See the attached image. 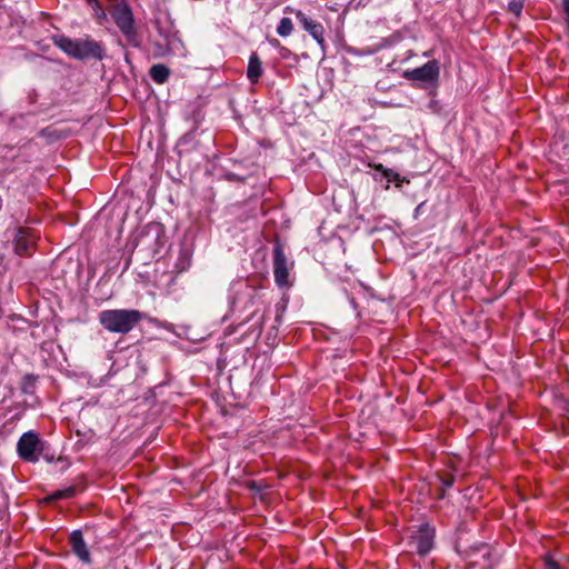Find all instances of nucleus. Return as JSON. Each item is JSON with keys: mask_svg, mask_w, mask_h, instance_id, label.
Masks as SVG:
<instances>
[{"mask_svg": "<svg viewBox=\"0 0 569 569\" xmlns=\"http://www.w3.org/2000/svg\"><path fill=\"white\" fill-rule=\"evenodd\" d=\"M456 550L459 552V553H466L468 555V549L467 548H463L462 545H461V539H459L456 543Z\"/></svg>", "mask_w": 569, "mask_h": 569, "instance_id": "obj_25", "label": "nucleus"}, {"mask_svg": "<svg viewBox=\"0 0 569 569\" xmlns=\"http://www.w3.org/2000/svg\"><path fill=\"white\" fill-rule=\"evenodd\" d=\"M37 379L38 377L32 373L26 375L21 380V391L26 395H32L36 389Z\"/></svg>", "mask_w": 569, "mask_h": 569, "instance_id": "obj_17", "label": "nucleus"}, {"mask_svg": "<svg viewBox=\"0 0 569 569\" xmlns=\"http://www.w3.org/2000/svg\"><path fill=\"white\" fill-rule=\"evenodd\" d=\"M143 318L136 309H109L99 313L100 325L109 332L126 335Z\"/></svg>", "mask_w": 569, "mask_h": 569, "instance_id": "obj_3", "label": "nucleus"}, {"mask_svg": "<svg viewBox=\"0 0 569 569\" xmlns=\"http://www.w3.org/2000/svg\"><path fill=\"white\" fill-rule=\"evenodd\" d=\"M69 543L72 552L83 562L91 563V556L83 540L82 532L80 530H73L69 537Z\"/></svg>", "mask_w": 569, "mask_h": 569, "instance_id": "obj_10", "label": "nucleus"}, {"mask_svg": "<svg viewBox=\"0 0 569 569\" xmlns=\"http://www.w3.org/2000/svg\"><path fill=\"white\" fill-rule=\"evenodd\" d=\"M376 169L378 171H381L382 174L390 181H395V182H402L403 179L400 177V174L396 171H393L392 169H387L385 168L382 164H378L376 166Z\"/></svg>", "mask_w": 569, "mask_h": 569, "instance_id": "obj_19", "label": "nucleus"}, {"mask_svg": "<svg viewBox=\"0 0 569 569\" xmlns=\"http://www.w3.org/2000/svg\"><path fill=\"white\" fill-rule=\"evenodd\" d=\"M440 77V64L438 60H430L422 64L421 67L406 70L403 72V78L419 82L420 87L426 88L427 86L437 87Z\"/></svg>", "mask_w": 569, "mask_h": 569, "instance_id": "obj_5", "label": "nucleus"}, {"mask_svg": "<svg viewBox=\"0 0 569 569\" xmlns=\"http://www.w3.org/2000/svg\"><path fill=\"white\" fill-rule=\"evenodd\" d=\"M543 563L546 569H562L560 565L553 559V557L550 553H547L543 557Z\"/></svg>", "mask_w": 569, "mask_h": 569, "instance_id": "obj_22", "label": "nucleus"}, {"mask_svg": "<svg viewBox=\"0 0 569 569\" xmlns=\"http://www.w3.org/2000/svg\"><path fill=\"white\" fill-rule=\"evenodd\" d=\"M52 42L68 57L81 61H101L107 56L103 43L101 41L93 40L90 37L72 39L63 34H58L52 37Z\"/></svg>", "mask_w": 569, "mask_h": 569, "instance_id": "obj_1", "label": "nucleus"}, {"mask_svg": "<svg viewBox=\"0 0 569 569\" xmlns=\"http://www.w3.org/2000/svg\"><path fill=\"white\" fill-rule=\"evenodd\" d=\"M90 7L94 11V17L97 19L104 20L107 18V13H106L104 9L102 8L101 2L99 0L93 2L92 4H90Z\"/></svg>", "mask_w": 569, "mask_h": 569, "instance_id": "obj_21", "label": "nucleus"}, {"mask_svg": "<svg viewBox=\"0 0 569 569\" xmlns=\"http://www.w3.org/2000/svg\"><path fill=\"white\" fill-rule=\"evenodd\" d=\"M262 73H263L262 62H261L258 53L252 52L249 58V62H248L247 77H248L249 81L252 84H254V83L259 82V79L261 78Z\"/></svg>", "mask_w": 569, "mask_h": 569, "instance_id": "obj_13", "label": "nucleus"}, {"mask_svg": "<svg viewBox=\"0 0 569 569\" xmlns=\"http://www.w3.org/2000/svg\"><path fill=\"white\" fill-rule=\"evenodd\" d=\"M158 31H159L160 36L163 37L164 43L163 44H161V43L154 44V48H156L154 56L163 57L171 52L172 46H173V42H174V39H176L178 32L172 31V30L163 31L160 28H158Z\"/></svg>", "mask_w": 569, "mask_h": 569, "instance_id": "obj_12", "label": "nucleus"}, {"mask_svg": "<svg viewBox=\"0 0 569 569\" xmlns=\"http://www.w3.org/2000/svg\"><path fill=\"white\" fill-rule=\"evenodd\" d=\"M523 7L525 0H510L508 3V11L519 18L521 16Z\"/></svg>", "mask_w": 569, "mask_h": 569, "instance_id": "obj_20", "label": "nucleus"}, {"mask_svg": "<svg viewBox=\"0 0 569 569\" xmlns=\"http://www.w3.org/2000/svg\"><path fill=\"white\" fill-rule=\"evenodd\" d=\"M423 204H425V203H423V202H421V203L416 208V216H417L418 213H420V210H421V208L423 207Z\"/></svg>", "mask_w": 569, "mask_h": 569, "instance_id": "obj_26", "label": "nucleus"}, {"mask_svg": "<svg viewBox=\"0 0 569 569\" xmlns=\"http://www.w3.org/2000/svg\"><path fill=\"white\" fill-rule=\"evenodd\" d=\"M148 238L153 239L152 251L158 252L159 248L163 247L166 242V236L162 224L158 222L148 223L141 232V239L147 240Z\"/></svg>", "mask_w": 569, "mask_h": 569, "instance_id": "obj_11", "label": "nucleus"}, {"mask_svg": "<svg viewBox=\"0 0 569 569\" xmlns=\"http://www.w3.org/2000/svg\"><path fill=\"white\" fill-rule=\"evenodd\" d=\"M436 529L430 523H422L409 536L408 545L411 552L419 556L428 555L435 546Z\"/></svg>", "mask_w": 569, "mask_h": 569, "instance_id": "obj_4", "label": "nucleus"}, {"mask_svg": "<svg viewBox=\"0 0 569 569\" xmlns=\"http://www.w3.org/2000/svg\"><path fill=\"white\" fill-rule=\"evenodd\" d=\"M76 493H77V488L74 486H69L64 489L57 490V491L52 492L51 495H49L46 498V500L49 502H52V501H57L60 499H69V498L74 497Z\"/></svg>", "mask_w": 569, "mask_h": 569, "instance_id": "obj_16", "label": "nucleus"}, {"mask_svg": "<svg viewBox=\"0 0 569 569\" xmlns=\"http://www.w3.org/2000/svg\"><path fill=\"white\" fill-rule=\"evenodd\" d=\"M284 12L295 13L296 18L302 26V28L309 32V34L321 46H325V37L323 32L325 29L322 24L311 18H309L306 13H303L301 10H295L290 7L284 8Z\"/></svg>", "mask_w": 569, "mask_h": 569, "instance_id": "obj_8", "label": "nucleus"}, {"mask_svg": "<svg viewBox=\"0 0 569 569\" xmlns=\"http://www.w3.org/2000/svg\"><path fill=\"white\" fill-rule=\"evenodd\" d=\"M42 449V442L34 431L24 432L17 443V452L26 462H37Z\"/></svg>", "mask_w": 569, "mask_h": 569, "instance_id": "obj_6", "label": "nucleus"}, {"mask_svg": "<svg viewBox=\"0 0 569 569\" xmlns=\"http://www.w3.org/2000/svg\"><path fill=\"white\" fill-rule=\"evenodd\" d=\"M273 276L278 287L287 288L290 286L288 259L279 241L273 247Z\"/></svg>", "mask_w": 569, "mask_h": 569, "instance_id": "obj_7", "label": "nucleus"}, {"mask_svg": "<svg viewBox=\"0 0 569 569\" xmlns=\"http://www.w3.org/2000/svg\"><path fill=\"white\" fill-rule=\"evenodd\" d=\"M437 478L439 479L441 487L439 489L438 498L443 499L447 489L451 488L455 483L456 477L450 472H438Z\"/></svg>", "mask_w": 569, "mask_h": 569, "instance_id": "obj_15", "label": "nucleus"}, {"mask_svg": "<svg viewBox=\"0 0 569 569\" xmlns=\"http://www.w3.org/2000/svg\"><path fill=\"white\" fill-rule=\"evenodd\" d=\"M470 549L475 550V551H479V550H485L486 551V555L489 553V546L486 545V543H480L479 546L477 547H470Z\"/></svg>", "mask_w": 569, "mask_h": 569, "instance_id": "obj_24", "label": "nucleus"}, {"mask_svg": "<svg viewBox=\"0 0 569 569\" xmlns=\"http://www.w3.org/2000/svg\"><path fill=\"white\" fill-rule=\"evenodd\" d=\"M293 30L292 21L289 18H282L277 27V33L281 37H288Z\"/></svg>", "mask_w": 569, "mask_h": 569, "instance_id": "obj_18", "label": "nucleus"}, {"mask_svg": "<svg viewBox=\"0 0 569 569\" xmlns=\"http://www.w3.org/2000/svg\"><path fill=\"white\" fill-rule=\"evenodd\" d=\"M149 74L156 83L162 84L168 81L170 69L161 63L154 64L150 68Z\"/></svg>", "mask_w": 569, "mask_h": 569, "instance_id": "obj_14", "label": "nucleus"}, {"mask_svg": "<svg viewBox=\"0 0 569 569\" xmlns=\"http://www.w3.org/2000/svg\"><path fill=\"white\" fill-rule=\"evenodd\" d=\"M108 12L127 43L133 48H140L142 39L138 31L132 9L127 0H111Z\"/></svg>", "mask_w": 569, "mask_h": 569, "instance_id": "obj_2", "label": "nucleus"}, {"mask_svg": "<svg viewBox=\"0 0 569 569\" xmlns=\"http://www.w3.org/2000/svg\"><path fill=\"white\" fill-rule=\"evenodd\" d=\"M562 1V9L566 16V22L569 24V0H561Z\"/></svg>", "mask_w": 569, "mask_h": 569, "instance_id": "obj_23", "label": "nucleus"}, {"mask_svg": "<svg viewBox=\"0 0 569 569\" xmlns=\"http://www.w3.org/2000/svg\"><path fill=\"white\" fill-rule=\"evenodd\" d=\"M34 247V237L27 228H18L13 238V250L18 256H30Z\"/></svg>", "mask_w": 569, "mask_h": 569, "instance_id": "obj_9", "label": "nucleus"}, {"mask_svg": "<svg viewBox=\"0 0 569 569\" xmlns=\"http://www.w3.org/2000/svg\"><path fill=\"white\" fill-rule=\"evenodd\" d=\"M148 240H149V238L147 240H142V241L146 242L147 246H149L152 249L153 244H150V242H148Z\"/></svg>", "mask_w": 569, "mask_h": 569, "instance_id": "obj_27", "label": "nucleus"}]
</instances>
